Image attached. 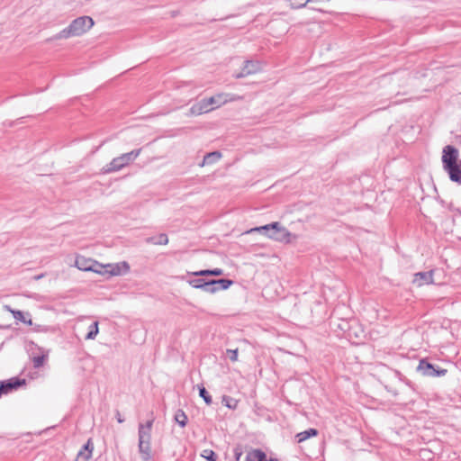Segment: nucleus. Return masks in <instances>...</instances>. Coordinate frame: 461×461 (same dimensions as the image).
I'll return each mask as SVG.
<instances>
[{"label":"nucleus","instance_id":"obj_32","mask_svg":"<svg viewBox=\"0 0 461 461\" xmlns=\"http://www.w3.org/2000/svg\"><path fill=\"white\" fill-rule=\"evenodd\" d=\"M226 355L230 361L236 362L238 360V349H227Z\"/></svg>","mask_w":461,"mask_h":461},{"label":"nucleus","instance_id":"obj_14","mask_svg":"<svg viewBox=\"0 0 461 461\" xmlns=\"http://www.w3.org/2000/svg\"><path fill=\"white\" fill-rule=\"evenodd\" d=\"M188 275H192L194 276H220L223 275V270L221 268H213V269H204L199 270L192 273H188Z\"/></svg>","mask_w":461,"mask_h":461},{"label":"nucleus","instance_id":"obj_6","mask_svg":"<svg viewBox=\"0 0 461 461\" xmlns=\"http://www.w3.org/2000/svg\"><path fill=\"white\" fill-rule=\"evenodd\" d=\"M26 384V380L20 377H12L7 380L0 382V398L14 390H17L23 385Z\"/></svg>","mask_w":461,"mask_h":461},{"label":"nucleus","instance_id":"obj_22","mask_svg":"<svg viewBox=\"0 0 461 461\" xmlns=\"http://www.w3.org/2000/svg\"><path fill=\"white\" fill-rule=\"evenodd\" d=\"M221 402L227 408L230 410H236L238 407L239 401L229 395H223L221 398Z\"/></svg>","mask_w":461,"mask_h":461},{"label":"nucleus","instance_id":"obj_4","mask_svg":"<svg viewBox=\"0 0 461 461\" xmlns=\"http://www.w3.org/2000/svg\"><path fill=\"white\" fill-rule=\"evenodd\" d=\"M417 370L424 376L437 377L444 376L447 370L436 366L427 359H420L417 367Z\"/></svg>","mask_w":461,"mask_h":461},{"label":"nucleus","instance_id":"obj_17","mask_svg":"<svg viewBox=\"0 0 461 461\" xmlns=\"http://www.w3.org/2000/svg\"><path fill=\"white\" fill-rule=\"evenodd\" d=\"M213 287L217 288V292L221 290H227L234 283L230 279L221 278V279H211Z\"/></svg>","mask_w":461,"mask_h":461},{"label":"nucleus","instance_id":"obj_3","mask_svg":"<svg viewBox=\"0 0 461 461\" xmlns=\"http://www.w3.org/2000/svg\"><path fill=\"white\" fill-rule=\"evenodd\" d=\"M141 150V148L136 149L113 158L110 163L106 164L102 167V174L106 175L122 170V168L132 163L140 156Z\"/></svg>","mask_w":461,"mask_h":461},{"label":"nucleus","instance_id":"obj_37","mask_svg":"<svg viewBox=\"0 0 461 461\" xmlns=\"http://www.w3.org/2000/svg\"><path fill=\"white\" fill-rule=\"evenodd\" d=\"M115 417L119 423H122L124 421V419L122 417V415L118 410H116V411H115Z\"/></svg>","mask_w":461,"mask_h":461},{"label":"nucleus","instance_id":"obj_25","mask_svg":"<svg viewBox=\"0 0 461 461\" xmlns=\"http://www.w3.org/2000/svg\"><path fill=\"white\" fill-rule=\"evenodd\" d=\"M200 290L212 294L217 293V288L213 287L212 280L204 279V281H203V285H201Z\"/></svg>","mask_w":461,"mask_h":461},{"label":"nucleus","instance_id":"obj_34","mask_svg":"<svg viewBox=\"0 0 461 461\" xmlns=\"http://www.w3.org/2000/svg\"><path fill=\"white\" fill-rule=\"evenodd\" d=\"M83 451H90V455H92V452L94 450V444L92 442V439L89 438L87 442L81 448Z\"/></svg>","mask_w":461,"mask_h":461},{"label":"nucleus","instance_id":"obj_20","mask_svg":"<svg viewBox=\"0 0 461 461\" xmlns=\"http://www.w3.org/2000/svg\"><path fill=\"white\" fill-rule=\"evenodd\" d=\"M174 420L181 428H185L188 422L187 415L182 409H178L176 411Z\"/></svg>","mask_w":461,"mask_h":461},{"label":"nucleus","instance_id":"obj_40","mask_svg":"<svg viewBox=\"0 0 461 461\" xmlns=\"http://www.w3.org/2000/svg\"><path fill=\"white\" fill-rule=\"evenodd\" d=\"M271 461H277V460H276H276H274V459H271Z\"/></svg>","mask_w":461,"mask_h":461},{"label":"nucleus","instance_id":"obj_8","mask_svg":"<svg viewBox=\"0 0 461 461\" xmlns=\"http://www.w3.org/2000/svg\"><path fill=\"white\" fill-rule=\"evenodd\" d=\"M260 64L258 61L247 60L244 62L240 72L235 75L236 78H241L255 74L260 70Z\"/></svg>","mask_w":461,"mask_h":461},{"label":"nucleus","instance_id":"obj_12","mask_svg":"<svg viewBox=\"0 0 461 461\" xmlns=\"http://www.w3.org/2000/svg\"><path fill=\"white\" fill-rule=\"evenodd\" d=\"M414 282L418 283V285L431 284L433 282V271L416 273Z\"/></svg>","mask_w":461,"mask_h":461},{"label":"nucleus","instance_id":"obj_29","mask_svg":"<svg viewBox=\"0 0 461 461\" xmlns=\"http://www.w3.org/2000/svg\"><path fill=\"white\" fill-rule=\"evenodd\" d=\"M92 455H90V451H83L80 449L77 455L76 461H88L91 458Z\"/></svg>","mask_w":461,"mask_h":461},{"label":"nucleus","instance_id":"obj_9","mask_svg":"<svg viewBox=\"0 0 461 461\" xmlns=\"http://www.w3.org/2000/svg\"><path fill=\"white\" fill-rule=\"evenodd\" d=\"M212 110H213V107H211L210 104L208 103V98H203L192 105L190 108V113L192 115H200Z\"/></svg>","mask_w":461,"mask_h":461},{"label":"nucleus","instance_id":"obj_33","mask_svg":"<svg viewBox=\"0 0 461 461\" xmlns=\"http://www.w3.org/2000/svg\"><path fill=\"white\" fill-rule=\"evenodd\" d=\"M330 0H305L303 3H300L296 5H294V8H303L306 6L307 4L310 3H324V2H330Z\"/></svg>","mask_w":461,"mask_h":461},{"label":"nucleus","instance_id":"obj_1","mask_svg":"<svg viewBox=\"0 0 461 461\" xmlns=\"http://www.w3.org/2000/svg\"><path fill=\"white\" fill-rule=\"evenodd\" d=\"M94 25V20L90 16H80L74 19L70 24L50 38L48 41H55L59 39H68L70 37H77L86 33Z\"/></svg>","mask_w":461,"mask_h":461},{"label":"nucleus","instance_id":"obj_19","mask_svg":"<svg viewBox=\"0 0 461 461\" xmlns=\"http://www.w3.org/2000/svg\"><path fill=\"white\" fill-rule=\"evenodd\" d=\"M318 435V430L316 429H309L304 431L299 432L296 434L295 438L298 443L303 442L311 437H315Z\"/></svg>","mask_w":461,"mask_h":461},{"label":"nucleus","instance_id":"obj_7","mask_svg":"<svg viewBox=\"0 0 461 461\" xmlns=\"http://www.w3.org/2000/svg\"><path fill=\"white\" fill-rule=\"evenodd\" d=\"M76 266L79 270L101 273V270L99 269V267H102L101 265H99L96 261L86 259L84 257L77 258Z\"/></svg>","mask_w":461,"mask_h":461},{"label":"nucleus","instance_id":"obj_35","mask_svg":"<svg viewBox=\"0 0 461 461\" xmlns=\"http://www.w3.org/2000/svg\"><path fill=\"white\" fill-rule=\"evenodd\" d=\"M233 453H234V461H240V459L243 454L240 446L235 447L233 449Z\"/></svg>","mask_w":461,"mask_h":461},{"label":"nucleus","instance_id":"obj_10","mask_svg":"<svg viewBox=\"0 0 461 461\" xmlns=\"http://www.w3.org/2000/svg\"><path fill=\"white\" fill-rule=\"evenodd\" d=\"M138 451L142 461H150L152 459L151 443L138 441Z\"/></svg>","mask_w":461,"mask_h":461},{"label":"nucleus","instance_id":"obj_5","mask_svg":"<svg viewBox=\"0 0 461 461\" xmlns=\"http://www.w3.org/2000/svg\"><path fill=\"white\" fill-rule=\"evenodd\" d=\"M458 149L452 145H447L442 151L443 168L456 165L459 163Z\"/></svg>","mask_w":461,"mask_h":461},{"label":"nucleus","instance_id":"obj_2","mask_svg":"<svg viewBox=\"0 0 461 461\" xmlns=\"http://www.w3.org/2000/svg\"><path fill=\"white\" fill-rule=\"evenodd\" d=\"M260 232L267 237L280 242H290L291 232L283 227L279 222L275 221L270 224L255 227L248 232Z\"/></svg>","mask_w":461,"mask_h":461},{"label":"nucleus","instance_id":"obj_30","mask_svg":"<svg viewBox=\"0 0 461 461\" xmlns=\"http://www.w3.org/2000/svg\"><path fill=\"white\" fill-rule=\"evenodd\" d=\"M44 361H45L44 355L33 357V358H32L33 367L34 368L41 367L44 365Z\"/></svg>","mask_w":461,"mask_h":461},{"label":"nucleus","instance_id":"obj_27","mask_svg":"<svg viewBox=\"0 0 461 461\" xmlns=\"http://www.w3.org/2000/svg\"><path fill=\"white\" fill-rule=\"evenodd\" d=\"M202 456L204 457L207 461H217V455L212 449H204L203 451Z\"/></svg>","mask_w":461,"mask_h":461},{"label":"nucleus","instance_id":"obj_21","mask_svg":"<svg viewBox=\"0 0 461 461\" xmlns=\"http://www.w3.org/2000/svg\"><path fill=\"white\" fill-rule=\"evenodd\" d=\"M5 309H6L8 312H12V313H13V316H14V318L16 321H19L23 322V323L32 324V320L27 321V320L25 319L24 314H23V312L22 311H20V310H13V309H12L10 306H8V305H5Z\"/></svg>","mask_w":461,"mask_h":461},{"label":"nucleus","instance_id":"obj_16","mask_svg":"<svg viewBox=\"0 0 461 461\" xmlns=\"http://www.w3.org/2000/svg\"><path fill=\"white\" fill-rule=\"evenodd\" d=\"M145 242L148 244L154 245H167L168 243V238L167 234L160 233L158 236L148 237L145 239Z\"/></svg>","mask_w":461,"mask_h":461},{"label":"nucleus","instance_id":"obj_24","mask_svg":"<svg viewBox=\"0 0 461 461\" xmlns=\"http://www.w3.org/2000/svg\"><path fill=\"white\" fill-rule=\"evenodd\" d=\"M99 332L98 329V321H94L88 328V332L86 333L85 339H95Z\"/></svg>","mask_w":461,"mask_h":461},{"label":"nucleus","instance_id":"obj_23","mask_svg":"<svg viewBox=\"0 0 461 461\" xmlns=\"http://www.w3.org/2000/svg\"><path fill=\"white\" fill-rule=\"evenodd\" d=\"M199 395L201 398L203 399L204 402L207 405H211L212 402V396L209 394L208 391L205 389V387L203 384L197 385Z\"/></svg>","mask_w":461,"mask_h":461},{"label":"nucleus","instance_id":"obj_39","mask_svg":"<svg viewBox=\"0 0 461 461\" xmlns=\"http://www.w3.org/2000/svg\"><path fill=\"white\" fill-rule=\"evenodd\" d=\"M41 277V276H36L35 278H36V279H40Z\"/></svg>","mask_w":461,"mask_h":461},{"label":"nucleus","instance_id":"obj_11","mask_svg":"<svg viewBox=\"0 0 461 461\" xmlns=\"http://www.w3.org/2000/svg\"><path fill=\"white\" fill-rule=\"evenodd\" d=\"M452 182L461 185V161L458 164L444 168Z\"/></svg>","mask_w":461,"mask_h":461},{"label":"nucleus","instance_id":"obj_26","mask_svg":"<svg viewBox=\"0 0 461 461\" xmlns=\"http://www.w3.org/2000/svg\"><path fill=\"white\" fill-rule=\"evenodd\" d=\"M154 419H150L146 423H140L138 426V431L151 432Z\"/></svg>","mask_w":461,"mask_h":461},{"label":"nucleus","instance_id":"obj_15","mask_svg":"<svg viewBox=\"0 0 461 461\" xmlns=\"http://www.w3.org/2000/svg\"><path fill=\"white\" fill-rule=\"evenodd\" d=\"M245 461H267V455L261 449H253L247 454Z\"/></svg>","mask_w":461,"mask_h":461},{"label":"nucleus","instance_id":"obj_18","mask_svg":"<svg viewBox=\"0 0 461 461\" xmlns=\"http://www.w3.org/2000/svg\"><path fill=\"white\" fill-rule=\"evenodd\" d=\"M226 102H227V98L224 94H218L214 96H211L208 98V103L210 104L211 107H213V109L220 107L221 104H224Z\"/></svg>","mask_w":461,"mask_h":461},{"label":"nucleus","instance_id":"obj_28","mask_svg":"<svg viewBox=\"0 0 461 461\" xmlns=\"http://www.w3.org/2000/svg\"><path fill=\"white\" fill-rule=\"evenodd\" d=\"M151 443V432L138 431V441Z\"/></svg>","mask_w":461,"mask_h":461},{"label":"nucleus","instance_id":"obj_13","mask_svg":"<svg viewBox=\"0 0 461 461\" xmlns=\"http://www.w3.org/2000/svg\"><path fill=\"white\" fill-rule=\"evenodd\" d=\"M221 158V153L218 150L216 151H212V152H209L207 153L202 162L199 164L200 167H204V166H207V165H212L214 163H216L217 161H219Z\"/></svg>","mask_w":461,"mask_h":461},{"label":"nucleus","instance_id":"obj_36","mask_svg":"<svg viewBox=\"0 0 461 461\" xmlns=\"http://www.w3.org/2000/svg\"><path fill=\"white\" fill-rule=\"evenodd\" d=\"M110 267H111L110 274L112 276H119L122 274L121 267L118 264L115 266H110Z\"/></svg>","mask_w":461,"mask_h":461},{"label":"nucleus","instance_id":"obj_31","mask_svg":"<svg viewBox=\"0 0 461 461\" xmlns=\"http://www.w3.org/2000/svg\"><path fill=\"white\" fill-rule=\"evenodd\" d=\"M203 278H194L187 280L189 285L195 289H201V285H203Z\"/></svg>","mask_w":461,"mask_h":461},{"label":"nucleus","instance_id":"obj_38","mask_svg":"<svg viewBox=\"0 0 461 461\" xmlns=\"http://www.w3.org/2000/svg\"><path fill=\"white\" fill-rule=\"evenodd\" d=\"M122 267L124 268L123 272L127 273L130 270V267H129L128 263L127 262H122Z\"/></svg>","mask_w":461,"mask_h":461}]
</instances>
